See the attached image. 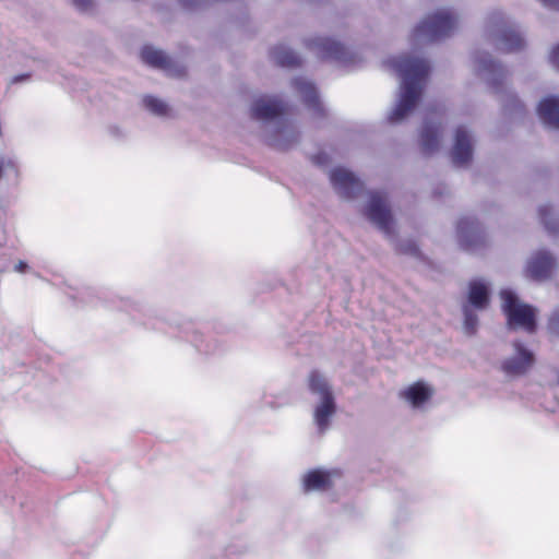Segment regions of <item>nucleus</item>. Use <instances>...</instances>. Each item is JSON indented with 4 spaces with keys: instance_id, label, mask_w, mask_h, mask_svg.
Instances as JSON below:
<instances>
[{
    "instance_id": "f03ea898",
    "label": "nucleus",
    "mask_w": 559,
    "mask_h": 559,
    "mask_svg": "<svg viewBox=\"0 0 559 559\" xmlns=\"http://www.w3.org/2000/svg\"><path fill=\"white\" fill-rule=\"evenodd\" d=\"M309 389L314 396L313 420L319 431H325L336 412L333 392L326 379L319 372L309 376Z\"/></svg>"
},
{
    "instance_id": "6e6552de",
    "label": "nucleus",
    "mask_w": 559,
    "mask_h": 559,
    "mask_svg": "<svg viewBox=\"0 0 559 559\" xmlns=\"http://www.w3.org/2000/svg\"><path fill=\"white\" fill-rule=\"evenodd\" d=\"M472 158V141L471 136L463 129H459L455 133V143L452 150V160L457 166H463Z\"/></svg>"
},
{
    "instance_id": "7ed1b4c3",
    "label": "nucleus",
    "mask_w": 559,
    "mask_h": 559,
    "mask_svg": "<svg viewBox=\"0 0 559 559\" xmlns=\"http://www.w3.org/2000/svg\"><path fill=\"white\" fill-rule=\"evenodd\" d=\"M501 307L508 318V323L512 329H523L526 332H534L536 328V309L530 305L523 304L509 289L500 293Z\"/></svg>"
},
{
    "instance_id": "a211bd4d",
    "label": "nucleus",
    "mask_w": 559,
    "mask_h": 559,
    "mask_svg": "<svg viewBox=\"0 0 559 559\" xmlns=\"http://www.w3.org/2000/svg\"><path fill=\"white\" fill-rule=\"evenodd\" d=\"M296 90L301 95L304 100L308 104H317V92L313 87V85L308 81H296L295 83Z\"/></svg>"
},
{
    "instance_id": "c85d7f7f",
    "label": "nucleus",
    "mask_w": 559,
    "mask_h": 559,
    "mask_svg": "<svg viewBox=\"0 0 559 559\" xmlns=\"http://www.w3.org/2000/svg\"><path fill=\"white\" fill-rule=\"evenodd\" d=\"M26 267V264L23 263V262H20L19 264L15 265V270L19 271V272H23Z\"/></svg>"
},
{
    "instance_id": "6ab92c4d",
    "label": "nucleus",
    "mask_w": 559,
    "mask_h": 559,
    "mask_svg": "<svg viewBox=\"0 0 559 559\" xmlns=\"http://www.w3.org/2000/svg\"><path fill=\"white\" fill-rule=\"evenodd\" d=\"M143 102L144 106L155 115H165L167 112V105L160 99L147 96Z\"/></svg>"
},
{
    "instance_id": "20e7f679",
    "label": "nucleus",
    "mask_w": 559,
    "mask_h": 559,
    "mask_svg": "<svg viewBox=\"0 0 559 559\" xmlns=\"http://www.w3.org/2000/svg\"><path fill=\"white\" fill-rule=\"evenodd\" d=\"M457 17L448 10H438L427 16L414 31L417 41L428 43L441 39L455 28Z\"/></svg>"
},
{
    "instance_id": "cd10ccee",
    "label": "nucleus",
    "mask_w": 559,
    "mask_h": 559,
    "mask_svg": "<svg viewBox=\"0 0 559 559\" xmlns=\"http://www.w3.org/2000/svg\"><path fill=\"white\" fill-rule=\"evenodd\" d=\"M465 233H467V230L465 229V227L463 225H460L459 226V234H460V238L462 239V241L464 240L465 238Z\"/></svg>"
},
{
    "instance_id": "b1692460",
    "label": "nucleus",
    "mask_w": 559,
    "mask_h": 559,
    "mask_svg": "<svg viewBox=\"0 0 559 559\" xmlns=\"http://www.w3.org/2000/svg\"><path fill=\"white\" fill-rule=\"evenodd\" d=\"M551 63L559 69V44L550 52Z\"/></svg>"
},
{
    "instance_id": "39448f33",
    "label": "nucleus",
    "mask_w": 559,
    "mask_h": 559,
    "mask_svg": "<svg viewBox=\"0 0 559 559\" xmlns=\"http://www.w3.org/2000/svg\"><path fill=\"white\" fill-rule=\"evenodd\" d=\"M367 215L381 229L385 231L390 230L391 214L382 195L372 194L370 197L367 206Z\"/></svg>"
},
{
    "instance_id": "f257e3e1",
    "label": "nucleus",
    "mask_w": 559,
    "mask_h": 559,
    "mask_svg": "<svg viewBox=\"0 0 559 559\" xmlns=\"http://www.w3.org/2000/svg\"><path fill=\"white\" fill-rule=\"evenodd\" d=\"M391 67L401 78V95L390 119L400 121L415 107L423 82L429 72V66L424 60L400 58L391 61Z\"/></svg>"
},
{
    "instance_id": "393cba45",
    "label": "nucleus",
    "mask_w": 559,
    "mask_h": 559,
    "mask_svg": "<svg viewBox=\"0 0 559 559\" xmlns=\"http://www.w3.org/2000/svg\"><path fill=\"white\" fill-rule=\"evenodd\" d=\"M72 1L79 9H82V10L90 8L93 3V0H72Z\"/></svg>"
},
{
    "instance_id": "9d476101",
    "label": "nucleus",
    "mask_w": 559,
    "mask_h": 559,
    "mask_svg": "<svg viewBox=\"0 0 559 559\" xmlns=\"http://www.w3.org/2000/svg\"><path fill=\"white\" fill-rule=\"evenodd\" d=\"M338 476L336 472H328L322 469H314L304 476L305 490H325L333 485L335 478Z\"/></svg>"
},
{
    "instance_id": "423d86ee",
    "label": "nucleus",
    "mask_w": 559,
    "mask_h": 559,
    "mask_svg": "<svg viewBox=\"0 0 559 559\" xmlns=\"http://www.w3.org/2000/svg\"><path fill=\"white\" fill-rule=\"evenodd\" d=\"M555 267V261L552 258L540 252L535 254L527 263L526 273L534 280H545L550 276Z\"/></svg>"
},
{
    "instance_id": "aec40b11",
    "label": "nucleus",
    "mask_w": 559,
    "mask_h": 559,
    "mask_svg": "<svg viewBox=\"0 0 559 559\" xmlns=\"http://www.w3.org/2000/svg\"><path fill=\"white\" fill-rule=\"evenodd\" d=\"M275 60L283 66H294L297 63L298 58L290 50H283L275 53Z\"/></svg>"
},
{
    "instance_id": "a878e982",
    "label": "nucleus",
    "mask_w": 559,
    "mask_h": 559,
    "mask_svg": "<svg viewBox=\"0 0 559 559\" xmlns=\"http://www.w3.org/2000/svg\"><path fill=\"white\" fill-rule=\"evenodd\" d=\"M544 5L552 8V9H559V0H539Z\"/></svg>"
},
{
    "instance_id": "4468645a",
    "label": "nucleus",
    "mask_w": 559,
    "mask_h": 559,
    "mask_svg": "<svg viewBox=\"0 0 559 559\" xmlns=\"http://www.w3.org/2000/svg\"><path fill=\"white\" fill-rule=\"evenodd\" d=\"M432 392V389L428 384L424 382H417L409 385L403 392V397L414 407H419L431 397Z\"/></svg>"
},
{
    "instance_id": "f8f14e48",
    "label": "nucleus",
    "mask_w": 559,
    "mask_h": 559,
    "mask_svg": "<svg viewBox=\"0 0 559 559\" xmlns=\"http://www.w3.org/2000/svg\"><path fill=\"white\" fill-rule=\"evenodd\" d=\"M497 46L502 51H515L521 49L524 41L520 33L513 28H508L503 24L497 29Z\"/></svg>"
},
{
    "instance_id": "412c9836",
    "label": "nucleus",
    "mask_w": 559,
    "mask_h": 559,
    "mask_svg": "<svg viewBox=\"0 0 559 559\" xmlns=\"http://www.w3.org/2000/svg\"><path fill=\"white\" fill-rule=\"evenodd\" d=\"M464 312H465V329L467 332L472 333L476 326V319L469 313V310L467 307L465 308Z\"/></svg>"
},
{
    "instance_id": "9b49d317",
    "label": "nucleus",
    "mask_w": 559,
    "mask_h": 559,
    "mask_svg": "<svg viewBox=\"0 0 559 559\" xmlns=\"http://www.w3.org/2000/svg\"><path fill=\"white\" fill-rule=\"evenodd\" d=\"M537 114L543 123L551 129H559V98L546 97L537 107Z\"/></svg>"
},
{
    "instance_id": "dca6fc26",
    "label": "nucleus",
    "mask_w": 559,
    "mask_h": 559,
    "mask_svg": "<svg viewBox=\"0 0 559 559\" xmlns=\"http://www.w3.org/2000/svg\"><path fill=\"white\" fill-rule=\"evenodd\" d=\"M141 58L145 63L153 67L163 68L167 63V58L163 51L153 47H144L141 52Z\"/></svg>"
},
{
    "instance_id": "1a4fd4ad",
    "label": "nucleus",
    "mask_w": 559,
    "mask_h": 559,
    "mask_svg": "<svg viewBox=\"0 0 559 559\" xmlns=\"http://www.w3.org/2000/svg\"><path fill=\"white\" fill-rule=\"evenodd\" d=\"M533 364V355L521 345L515 344V354L503 362V369L510 374H521Z\"/></svg>"
},
{
    "instance_id": "5701e85b",
    "label": "nucleus",
    "mask_w": 559,
    "mask_h": 559,
    "mask_svg": "<svg viewBox=\"0 0 559 559\" xmlns=\"http://www.w3.org/2000/svg\"><path fill=\"white\" fill-rule=\"evenodd\" d=\"M550 329L554 333L559 335V310L556 311L550 319Z\"/></svg>"
},
{
    "instance_id": "0eeeda50",
    "label": "nucleus",
    "mask_w": 559,
    "mask_h": 559,
    "mask_svg": "<svg viewBox=\"0 0 559 559\" xmlns=\"http://www.w3.org/2000/svg\"><path fill=\"white\" fill-rule=\"evenodd\" d=\"M331 181L337 192L346 198H349L359 188L355 176L344 168H335L331 173Z\"/></svg>"
},
{
    "instance_id": "2eb2a0df",
    "label": "nucleus",
    "mask_w": 559,
    "mask_h": 559,
    "mask_svg": "<svg viewBox=\"0 0 559 559\" xmlns=\"http://www.w3.org/2000/svg\"><path fill=\"white\" fill-rule=\"evenodd\" d=\"M468 301L477 309H484L489 302V288L483 281H473L469 284Z\"/></svg>"
},
{
    "instance_id": "ddd939ff",
    "label": "nucleus",
    "mask_w": 559,
    "mask_h": 559,
    "mask_svg": "<svg viewBox=\"0 0 559 559\" xmlns=\"http://www.w3.org/2000/svg\"><path fill=\"white\" fill-rule=\"evenodd\" d=\"M282 111L281 104L270 97L257 99L251 108L252 116L257 119L266 120L277 116Z\"/></svg>"
},
{
    "instance_id": "bb28decb",
    "label": "nucleus",
    "mask_w": 559,
    "mask_h": 559,
    "mask_svg": "<svg viewBox=\"0 0 559 559\" xmlns=\"http://www.w3.org/2000/svg\"><path fill=\"white\" fill-rule=\"evenodd\" d=\"M27 79H28L27 74L17 75V76H14L12 79L11 83H17V82L26 81Z\"/></svg>"
},
{
    "instance_id": "4be33fe9",
    "label": "nucleus",
    "mask_w": 559,
    "mask_h": 559,
    "mask_svg": "<svg viewBox=\"0 0 559 559\" xmlns=\"http://www.w3.org/2000/svg\"><path fill=\"white\" fill-rule=\"evenodd\" d=\"M323 45H324L323 49H324V52L326 56L334 57L340 51L338 45L334 41H325Z\"/></svg>"
},
{
    "instance_id": "f3484780",
    "label": "nucleus",
    "mask_w": 559,
    "mask_h": 559,
    "mask_svg": "<svg viewBox=\"0 0 559 559\" xmlns=\"http://www.w3.org/2000/svg\"><path fill=\"white\" fill-rule=\"evenodd\" d=\"M438 128L427 124L421 132V145L425 151L432 152L438 147Z\"/></svg>"
}]
</instances>
